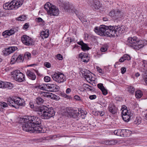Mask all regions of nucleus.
<instances>
[{
	"label": "nucleus",
	"instance_id": "f8f14e48",
	"mask_svg": "<svg viewBox=\"0 0 147 147\" xmlns=\"http://www.w3.org/2000/svg\"><path fill=\"white\" fill-rule=\"evenodd\" d=\"M67 112L70 116L74 118L81 117L82 118H83L84 117V115L82 116L83 113L81 111L80 112V113H79V111H77V110L69 108V109L68 111H67Z\"/></svg>",
	"mask_w": 147,
	"mask_h": 147
},
{
	"label": "nucleus",
	"instance_id": "3c124183",
	"mask_svg": "<svg viewBox=\"0 0 147 147\" xmlns=\"http://www.w3.org/2000/svg\"><path fill=\"white\" fill-rule=\"evenodd\" d=\"M44 65L47 68H49L51 67L50 64L48 62H45L44 63Z\"/></svg>",
	"mask_w": 147,
	"mask_h": 147
},
{
	"label": "nucleus",
	"instance_id": "72a5a7b5",
	"mask_svg": "<svg viewBox=\"0 0 147 147\" xmlns=\"http://www.w3.org/2000/svg\"><path fill=\"white\" fill-rule=\"evenodd\" d=\"M90 72V71L89 70L85 69L81 70L82 74L84 77Z\"/></svg>",
	"mask_w": 147,
	"mask_h": 147
},
{
	"label": "nucleus",
	"instance_id": "6e6552de",
	"mask_svg": "<svg viewBox=\"0 0 147 147\" xmlns=\"http://www.w3.org/2000/svg\"><path fill=\"white\" fill-rule=\"evenodd\" d=\"M109 26H107L105 25H101L99 28L95 27L94 30L95 32L100 36L107 35L109 36L108 33V30H109Z\"/></svg>",
	"mask_w": 147,
	"mask_h": 147
},
{
	"label": "nucleus",
	"instance_id": "4c0bfd02",
	"mask_svg": "<svg viewBox=\"0 0 147 147\" xmlns=\"http://www.w3.org/2000/svg\"><path fill=\"white\" fill-rule=\"evenodd\" d=\"M89 91H93V88L92 87L90 86L88 84H84L83 85Z\"/></svg>",
	"mask_w": 147,
	"mask_h": 147
},
{
	"label": "nucleus",
	"instance_id": "0eeeda50",
	"mask_svg": "<svg viewBox=\"0 0 147 147\" xmlns=\"http://www.w3.org/2000/svg\"><path fill=\"white\" fill-rule=\"evenodd\" d=\"M29 120L34 127L41 128L45 132H46L45 128L41 125V121L40 118L34 116H29Z\"/></svg>",
	"mask_w": 147,
	"mask_h": 147
},
{
	"label": "nucleus",
	"instance_id": "473e14b6",
	"mask_svg": "<svg viewBox=\"0 0 147 147\" xmlns=\"http://www.w3.org/2000/svg\"><path fill=\"white\" fill-rule=\"evenodd\" d=\"M51 5H52L49 2H47L45 5H44V7L45 9L47 11V12L48 13V11L49 10V8L51 7Z\"/></svg>",
	"mask_w": 147,
	"mask_h": 147
},
{
	"label": "nucleus",
	"instance_id": "e433bc0d",
	"mask_svg": "<svg viewBox=\"0 0 147 147\" xmlns=\"http://www.w3.org/2000/svg\"><path fill=\"white\" fill-rule=\"evenodd\" d=\"M82 49L84 51L86 50H88L90 49V48L85 43H84L81 47Z\"/></svg>",
	"mask_w": 147,
	"mask_h": 147
},
{
	"label": "nucleus",
	"instance_id": "a211bd4d",
	"mask_svg": "<svg viewBox=\"0 0 147 147\" xmlns=\"http://www.w3.org/2000/svg\"><path fill=\"white\" fill-rule=\"evenodd\" d=\"M17 48L15 47H10L3 51L4 54L5 55H8L13 52Z\"/></svg>",
	"mask_w": 147,
	"mask_h": 147
},
{
	"label": "nucleus",
	"instance_id": "79ce46f5",
	"mask_svg": "<svg viewBox=\"0 0 147 147\" xmlns=\"http://www.w3.org/2000/svg\"><path fill=\"white\" fill-rule=\"evenodd\" d=\"M96 69L97 71L100 73L101 74H104V71H103L99 67H97Z\"/></svg>",
	"mask_w": 147,
	"mask_h": 147
},
{
	"label": "nucleus",
	"instance_id": "58836bf2",
	"mask_svg": "<svg viewBox=\"0 0 147 147\" xmlns=\"http://www.w3.org/2000/svg\"><path fill=\"white\" fill-rule=\"evenodd\" d=\"M128 91L129 93L131 94H133L135 91V89L134 87L132 86H130L128 87Z\"/></svg>",
	"mask_w": 147,
	"mask_h": 147
},
{
	"label": "nucleus",
	"instance_id": "c9c22d12",
	"mask_svg": "<svg viewBox=\"0 0 147 147\" xmlns=\"http://www.w3.org/2000/svg\"><path fill=\"white\" fill-rule=\"evenodd\" d=\"M114 133L115 135L121 137V129L115 130L114 131Z\"/></svg>",
	"mask_w": 147,
	"mask_h": 147
},
{
	"label": "nucleus",
	"instance_id": "cd10ccee",
	"mask_svg": "<svg viewBox=\"0 0 147 147\" xmlns=\"http://www.w3.org/2000/svg\"><path fill=\"white\" fill-rule=\"evenodd\" d=\"M84 78L87 81L89 80L92 81L93 80V77L92 76V73L90 72L88 74L85 76Z\"/></svg>",
	"mask_w": 147,
	"mask_h": 147
},
{
	"label": "nucleus",
	"instance_id": "2f4dec72",
	"mask_svg": "<svg viewBox=\"0 0 147 147\" xmlns=\"http://www.w3.org/2000/svg\"><path fill=\"white\" fill-rule=\"evenodd\" d=\"M142 119L140 117H137L134 121V123L137 125H139L141 123Z\"/></svg>",
	"mask_w": 147,
	"mask_h": 147
},
{
	"label": "nucleus",
	"instance_id": "b1692460",
	"mask_svg": "<svg viewBox=\"0 0 147 147\" xmlns=\"http://www.w3.org/2000/svg\"><path fill=\"white\" fill-rule=\"evenodd\" d=\"M26 75L29 79L34 80L36 78V76L35 74L30 70H28L26 72Z\"/></svg>",
	"mask_w": 147,
	"mask_h": 147
},
{
	"label": "nucleus",
	"instance_id": "5701e85b",
	"mask_svg": "<svg viewBox=\"0 0 147 147\" xmlns=\"http://www.w3.org/2000/svg\"><path fill=\"white\" fill-rule=\"evenodd\" d=\"M131 132L128 129H121V137H127L131 134Z\"/></svg>",
	"mask_w": 147,
	"mask_h": 147
},
{
	"label": "nucleus",
	"instance_id": "49530a36",
	"mask_svg": "<svg viewBox=\"0 0 147 147\" xmlns=\"http://www.w3.org/2000/svg\"><path fill=\"white\" fill-rule=\"evenodd\" d=\"M5 83L2 81H0V88H4L5 87Z\"/></svg>",
	"mask_w": 147,
	"mask_h": 147
},
{
	"label": "nucleus",
	"instance_id": "9b49d317",
	"mask_svg": "<svg viewBox=\"0 0 147 147\" xmlns=\"http://www.w3.org/2000/svg\"><path fill=\"white\" fill-rule=\"evenodd\" d=\"M53 80L59 83L63 82L66 80L63 74L61 73H55L51 75Z\"/></svg>",
	"mask_w": 147,
	"mask_h": 147
},
{
	"label": "nucleus",
	"instance_id": "f704fd0d",
	"mask_svg": "<svg viewBox=\"0 0 147 147\" xmlns=\"http://www.w3.org/2000/svg\"><path fill=\"white\" fill-rule=\"evenodd\" d=\"M13 87V85L10 82H7L5 83V88H8L11 89Z\"/></svg>",
	"mask_w": 147,
	"mask_h": 147
},
{
	"label": "nucleus",
	"instance_id": "603ef678",
	"mask_svg": "<svg viewBox=\"0 0 147 147\" xmlns=\"http://www.w3.org/2000/svg\"><path fill=\"white\" fill-rule=\"evenodd\" d=\"M98 115H99L100 116H102L104 115L105 113L102 111H98L95 112Z\"/></svg>",
	"mask_w": 147,
	"mask_h": 147
},
{
	"label": "nucleus",
	"instance_id": "e2e57ef3",
	"mask_svg": "<svg viewBox=\"0 0 147 147\" xmlns=\"http://www.w3.org/2000/svg\"><path fill=\"white\" fill-rule=\"evenodd\" d=\"M64 9L66 10L69 9L70 8L69 6L68 5H64Z\"/></svg>",
	"mask_w": 147,
	"mask_h": 147
},
{
	"label": "nucleus",
	"instance_id": "1a4fd4ad",
	"mask_svg": "<svg viewBox=\"0 0 147 147\" xmlns=\"http://www.w3.org/2000/svg\"><path fill=\"white\" fill-rule=\"evenodd\" d=\"M12 73V77L16 81L20 82L25 80V75L19 70H15Z\"/></svg>",
	"mask_w": 147,
	"mask_h": 147
},
{
	"label": "nucleus",
	"instance_id": "37998d69",
	"mask_svg": "<svg viewBox=\"0 0 147 147\" xmlns=\"http://www.w3.org/2000/svg\"><path fill=\"white\" fill-rule=\"evenodd\" d=\"M109 142L110 145H111L115 144L117 143V141L115 140H109Z\"/></svg>",
	"mask_w": 147,
	"mask_h": 147
},
{
	"label": "nucleus",
	"instance_id": "f03ea898",
	"mask_svg": "<svg viewBox=\"0 0 147 147\" xmlns=\"http://www.w3.org/2000/svg\"><path fill=\"white\" fill-rule=\"evenodd\" d=\"M143 42L142 40H139L135 36L129 37L128 38L127 44L134 49L138 50L143 47L144 45L142 44Z\"/></svg>",
	"mask_w": 147,
	"mask_h": 147
},
{
	"label": "nucleus",
	"instance_id": "9d476101",
	"mask_svg": "<svg viewBox=\"0 0 147 147\" xmlns=\"http://www.w3.org/2000/svg\"><path fill=\"white\" fill-rule=\"evenodd\" d=\"M126 108L127 107H125V109H123V108H122V117L124 121L128 122L132 118V113L129 112Z\"/></svg>",
	"mask_w": 147,
	"mask_h": 147
},
{
	"label": "nucleus",
	"instance_id": "0e129e2a",
	"mask_svg": "<svg viewBox=\"0 0 147 147\" xmlns=\"http://www.w3.org/2000/svg\"><path fill=\"white\" fill-rule=\"evenodd\" d=\"M71 90L70 88H68L66 89V92L67 94H69L71 92Z\"/></svg>",
	"mask_w": 147,
	"mask_h": 147
},
{
	"label": "nucleus",
	"instance_id": "774afa93",
	"mask_svg": "<svg viewBox=\"0 0 147 147\" xmlns=\"http://www.w3.org/2000/svg\"><path fill=\"white\" fill-rule=\"evenodd\" d=\"M144 81L147 84V74L145 76Z\"/></svg>",
	"mask_w": 147,
	"mask_h": 147
},
{
	"label": "nucleus",
	"instance_id": "864d4df0",
	"mask_svg": "<svg viewBox=\"0 0 147 147\" xmlns=\"http://www.w3.org/2000/svg\"><path fill=\"white\" fill-rule=\"evenodd\" d=\"M98 87V88H99L101 90H102L103 88H104V87L103 86V84H99L97 85Z\"/></svg>",
	"mask_w": 147,
	"mask_h": 147
},
{
	"label": "nucleus",
	"instance_id": "423d86ee",
	"mask_svg": "<svg viewBox=\"0 0 147 147\" xmlns=\"http://www.w3.org/2000/svg\"><path fill=\"white\" fill-rule=\"evenodd\" d=\"M7 102L9 106L16 108H18L19 106H24L25 105L24 100L19 98H17L16 99L10 98H8Z\"/></svg>",
	"mask_w": 147,
	"mask_h": 147
},
{
	"label": "nucleus",
	"instance_id": "13d9d810",
	"mask_svg": "<svg viewBox=\"0 0 147 147\" xmlns=\"http://www.w3.org/2000/svg\"><path fill=\"white\" fill-rule=\"evenodd\" d=\"M8 103L7 104L5 102H3L2 103L1 106H3L4 107H5L8 106Z\"/></svg>",
	"mask_w": 147,
	"mask_h": 147
},
{
	"label": "nucleus",
	"instance_id": "4be33fe9",
	"mask_svg": "<svg viewBox=\"0 0 147 147\" xmlns=\"http://www.w3.org/2000/svg\"><path fill=\"white\" fill-rule=\"evenodd\" d=\"M109 110L111 113L115 114L117 111V109L113 104H109Z\"/></svg>",
	"mask_w": 147,
	"mask_h": 147
},
{
	"label": "nucleus",
	"instance_id": "dca6fc26",
	"mask_svg": "<svg viewBox=\"0 0 147 147\" xmlns=\"http://www.w3.org/2000/svg\"><path fill=\"white\" fill-rule=\"evenodd\" d=\"M18 30V28H13L9 30H6L3 32L2 35L5 38H7L8 36H10L17 32Z\"/></svg>",
	"mask_w": 147,
	"mask_h": 147
},
{
	"label": "nucleus",
	"instance_id": "f3484780",
	"mask_svg": "<svg viewBox=\"0 0 147 147\" xmlns=\"http://www.w3.org/2000/svg\"><path fill=\"white\" fill-rule=\"evenodd\" d=\"M110 15L112 17H115L117 19L122 16V14L121 11L118 9L117 10H112L110 13Z\"/></svg>",
	"mask_w": 147,
	"mask_h": 147
},
{
	"label": "nucleus",
	"instance_id": "5fc2aeb1",
	"mask_svg": "<svg viewBox=\"0 0 147 147\" xmlns=\"http://www.w3.org/2000/svg\"><path fill=\"white\" fill-rule=\"evenodd\" d=\"M57 57L59 60H61L63 58V56L60 54H57Z\"/></svg>",
	"mask_w": 147,
	"mask_h": 147
},
{
	"label": "nucleus",
	"instance_id": "a18cd8bd",
	"mask_svg": "<svg viewBox=\"0 0 147 147\" xmlns=\"http://www.w3.org/2000/svg\"><path fill=\"white\" fill-rule=\"evenodd\" d=\"M61 95L63 97L66 98L67 99H71V97L70 96L67 95L66 94L63 93L61 94Z\"/></svg>",
	"mask_w": 147,
	"mask_h": 147
},
{
	"label": "nucleus",
	"instance_id": "a19ab883",
	"mask_svg": "<svg viewBox=\"0 0 147 147\" xmlns=\"http://www.w3.org/2000/svg\"><path fill=\"white\" fill-rule=\"evenodd\" d=\"M24 56L25 58L29 59L31 58V54L28 52H26L25 53Z\"/></svg>",
	"mask_w": 147,
	"mask_h": 147
},
{
	"label": "nucleus",
	"instance_id": "bb28decb",
	"mask_svg": "<svg viewBox=\"0 0 147 147\" xmlns=\"http://www.w3.org/2000/svg\"><path fill=\"white\" fill-rule=\"evenodd\" d=\"M102 6L101 4H100V2L98 1H96L94 2L93 3V7L95 9H98Z\"/></svg>",
	"mask_w": 147,
	"mask_h": 147
},
{
	"label": "nucleus",
	"instance_id": "f257e3e1",
	"mask_svg": "<svg viewBox=\"0 0 147 147\" xmlns=\"http://www.w3.org/2000/svg\"><path fill=\"white\" fill-rule=\"evenodd\" d=\"M35 111L38 112V113L40 115L41 117L44 119H49L53 117L55 113L53 108H49L44 106L37 107Z\"/></svg>",
	"mask_w": 147,
	"mask_h": 147
},
{
	"label": "nucleus",
	"instance_id": "7ed1b4c3",
	"mask_svg": "<svg viewBox=\"0 0 147 147\" xmlns=\"http://www.w3.org/2000/svg\"><path fill=\"white\" fill-rule=\"evenodd\" d=\"M108 30V33L109 37L118 36L124 32L123 28L118 26H109V30Z\"/></svg>",
	"mask_w": 147,
	"mask_h": 147
},
{
	"label": "nucleus",
	"instance_id": "7c9ffc66",
	"mask_svg": "<svg viewBox=\"0 0 147 147\" xmlns=\"http://www.w3.org/2000/svg\"><path fill=\"white\" fill-rule=\"evenodd\" d=\"M142 95V92L139 90H138L136 92L135 96L136 98H140Z\"/></svg>",
	"mask_w": 147,
	"mask_h": 147
},
{
	"label": "nucleus",
	"instance_id": "de8ad7c7",
	"mask_svg": "<svg viewBox=\"0 0 147 147\" xmlns=\"http://www.w3.org/2000/svg\"><path fill=\"white\" fill-rule=\"evenodd\" d=\"M44 81L46 82H48L50 80V78L48 76H45L44 78Z\"/></svg>",
	"mask_w": 147,
	"mask_h": 147
},
{
	"label": "nucleus",
	"instance_id": "393cba45",
	"mask_svg": "<svg viewBox=\"0 0 147 147\" xmlns=\"http://www.w3.org/2000/svg\"><path fill=\"white\" fill-rule=\"evenodd\" d=\"M49 31L48 30H46L45 31H43L41 32L40 36L42 38H46L49 36Z\"/></svg>",
	"mask_w": 147,
	"mask_h": 147
},
{
	"label": "nucleus",
	"instance_id": "20e7f679",
	"mask_svg": "<svg viewBox=\"0 0 147 147\" xmlns=\"http://www.w3.org/2000/svg\"><path fill=\"white\" fill-rule=\"evenodd\" d=\"M23 129L26 131H31L32 132H36L37 133H44L45 131L42 129L34 127L30 122L23 123L22 124Z\"/></svg>",
	"mask_w": 147,
	"mask_h": 147
},
{
	"label": "nucleus",
	"instance_id": "052dcab7",
	"mask_svg": "<svg viewBox=\"0 0 147 147\" xmlns=\"http://www.w3.org/2000/svg\"><path fill=\"white\" fill-rule=\"evenodd\" d=\"M28 26H29L28 24L27 23H26L24 25L23 28L24 29H26L28 28Z\"/></svg>",
	"mask_w": 147,
	"mask_h": 147
},
{
	"label": "nucleus",
	"instance_id": "6e6d98bb",
	"mask_svg": "<svg viewBox=\"0 0 147 147\" xmlns=\"http://www.w3.org/2000/svg\"><path fill=\"white\" fill-rule=\"evenodd\" d=\"M126 71V69L125 67H123L121 68V73L123 74Z\"/></svg>",
	"mask_w": 147,
	"mask_h": 147
},
{
	"label": "nucleus",
	"instance_id": "8fccbe9b",
	"mask_svg": "<svg viewBox=\"0 0 147 147\" xmlns=\"http://www.w3.org/2000/svg\"><path fill=\"white\" fill-rule=\"evenodd\" d=\"M74 98V99H75L76 100L81 101H82V100L80 99V98L78 95L75 96Z\"/></svg>",
	"mask_w": 147,
	"mask_h": 147
},
{
	"label": "nucleus",
	"instance_id": "ea45409f",
	"mask_svg": "<svg viewBox=\"0 0 147 147\" xmlns=\"http://www.w3.org/2000/svg\"><path fill=\"white\" fill-rule=\"evenodd\" d=\"M26 19V17L25 16L22 15L20 16L19 17L16 18V20H17L23 21H24Z\"/></svg>",
	"mask_w": 147,
	"mask_h": 147
},
{
	"label": "nucleus",
	"instance_id": "680f3d73",
	"mask_svg": "<svg viewBox=\"0 0 147 147\" xmlns=\"http://www.w3.org/2000/svg\"><path fill=\"white\" fill-rule=\"evenodd\" d=\"M104 144L107 145H110L109 140H105L104 142Z\"/></svg>",
	"mask_w": 147,
	"mask_h": 147
},
{
	"label": "nucleus",
	"instance_id": "412c9836",
	"mask_svg": "<svg viewBox=\"0 0 147 147\" xmlns=\"http://www.w3.org/2000/svg\"><path fill=\"white\" fill-rule=\"evenodd\" d=\"M79 57L81 58L82 61L84 62H87L89 60V57L87 54L82 53L79 54Z\"/></svg>",
	"mask_w": 147,
	"mask_h": 147
},
{
	"label": "nucleus",
	"instance_id": "09e8293b",
	"mask_svg": "<svg viewBox=\"0 0 147 147\" xmlns=\"http://www.w3.org/2000/svg\"><path fill=\"white\" fill-rule=\"evenodd\" d=\"M102 94L104 95H106L107 94V90L104 88L101 90Z\"/></svg>",
	"mask_w": 147,
	"mask_h": 147
},
{
	"label": "nucleus",
	"instance_id": "bf43d9fd",
	"mask_svg": "<svg viewBox=\"0 0 147 147\" xmlns=\"http://www.w3.org/2000/svg\"><path fill=\"white\" fill-rule=\"evenodd\" d=\"M107 50V49L105 47H102L100 49V51L102 52H105Z\"/></svg>",
	"mask_w": 147,
	"mask_h": 147
},
{
	"label": "nucleus",
	"instance_id": "c85d7f7f",
	"mask_svg": "<svg viewBox=\"0 0 147 147\" xmlns=\"http://www.w3.org/2000/svg\"><path fill=\"white\" fill-rule=\"evenodd\" d=\"M36 88L39 89L46 90L47 89V84H42L40 85L37 86Z\"/></svg>",
	"mask_w": 147,
	"mask_h": 147
},
{
	"label": "nucleus",
	"instance_id": "4468645a",
	"mask_svg": "<svg viewBox=\"0 0 147 147\" xmlns=\"http://www.w3.org/2000/svg\"><path fill=\"white\" fill-rule=\"evenodd\" d=\"M21 39L22 42L26 45L30 46L33 45V40L26 35L22 36Z\"/></svg>",
	"mask_w": 147,
	"mask_h": 147
},
{
	"label": "nucleus",
	"instance_id": "39448f33",
	"mask_svg": "<svg viewBox=\"0 0 147 147\" xmlns=\"http://www.w3.org/2000/svg\"><path fill=\"white\" fill-rule=\"evenodd\" d=\"M23 0H13L10 3H6L3 5V8L5 9L11 10L17 9L23 3Z\"/></svg>",
	"mask_w": 147,
	"mask_h": 147
},
{
	"label": "nucleus",
	"instance_id": "6ab92c4d",
	"mask_svg": "<svg viewBox=\"0 0 147 147\" xmlns=\"http://www.w3.org/2000/svg\"><path fill=\"white\" fill-rule=\"evenodd\" d=\"M47 89L51 92H56L59 90V86L53 84H47Z\"/></svg>",
	"mask_w": 147,
	"mask_h": 147
},
{
	"label": "nucleus",
	"instance_id": "c03bdc74",
	"mask_svg": "<svg viewBox=\"0 0 147 147\" xmlns=\"http://www.w3.org/2000/svg\"><path fill=\"white\" fill-rule=\"evenodd\" d=\"M22 120L24 121V123L30 122L29 120V116L28 117H26L25 118H23L22 119Z\"/></svg>",
	"mask_w": 147,
	"mask_h": 147
},
{
	"label": "nucleus",
	"instance_id": "c756f323",
	"mask_svg": "<svg viewBox=\"0 0 147 147\" xmlns=\"http://www.w3.org/2000/svg\"><path fill=\"white\" fill-rule=\"evenodd\" d=\"M44 100L40 97H38L36 100V102L38 105H41L44 102Z\"/></svg>",
	"mask_w": 147,
	"mask_h": 147
},
{
	"label": "nucleus",
	"instance_id": "338daca9",
	"mask_svg": "<svg viewBox=\"0 0 147 147\" xmlns=\"http://www.w3.org/2000/svg\"><path fill=\"white\" fill-rule=\"evenodd\" d=\"M37 19V22H40L43 21V20L40 18H38L36 19Z\"/></svg>",
	"mask_w": 147,
	"mask_h": 147
},
{
	"label": "nucleus",
	"instance_id": "69168bd1",
	"mask_svg": "<svg viewBox=\"0 0 147 147\" xmlns=\"http://www.w3.org/2000/svg\"><path fill=\"white\" fill-rule=\"evenodd\" d=\"M77 43L78 44L81 45L82 47V45H83V44L84 43L82 41L78 42Z\"/></svg>",
	"mask_w": 147,
	"mask_h": 147
},
{
	"label": "nucleus",
	"instance_id": "4d7b16f0",
	"mask_svg": "<svg viewBox=\"0 0 147 147\" xmlns=\"http://www.w3.org/2000/svg\"><path fill=\"white\" fill-rule=\"evenodd\" d=\"M96 97V96L95 95H93L90 96L89 98L91 100H93L95 99Z\"/></svg>",
	"mask_w": 147,
	"mask_h": 147
},
{
	"label": "nucleus",
	"instance_id": "ddd939ff",
	"mask_svg": "<svg viewBox=\"0 0 147 147\" xmlns=\"http://www.w3.org/2000/svg\"><path fill=\"white\" fill-rule=\"evenodd\" d=\"M24 60L23 56L20 54L17 53H15L11 58L10 63L12 64H14L16 62L17 63L23 62Z\"/></svg>",
	"mask_w": 147,
	"mask_h": 147
},
{
	"label": "nucleus",
	"instance_id": "aec40b11",
	"mask_svg": "<svg viewBox=\"0 0 147 147\" xmlns=\"http://www.w3.org/2000/svg\"><path fill=\"white\" fill-rule=\"evenodd\" d=\"M40 94L41 97L51 98H52L53 99H56L55 97H57L56 96L48 92H40Z\"/></svg>",
	"mask_w": 147,
	"mask_h": 147
},
{
	"label": "nucleus",
	"instance_id": "2eb2a0df",
	"mask_svg": "<svg viewBox=\"0 0 147 147\" xmlns=\"http://www.w3.org/2000/svg\"><path fill=\"white\" fill-rule=\"evenodd\" d=\"M59 10L57 7L54 5H51L48 11V13L51 16H57L59 14Z\"/></svg>",
	"mask_w": 147,
	"mask_h": 147
},
{
	"label": "nucleus",
	"instance_id": "a878e982",
	"mask_svg": "<svg viewBox=\"0 0 147 147\" xmlns=\"http://www.w3.org/2000/svg\"><path fill=\"white\" fill-rule=\"evenodd\" d=\"M130 59V57L129 55L125 54L119 59V61L120 62H122L125 60H129Z\"/></svg>",
	"mask_w": 147,
	"mask_h": 147
}]
</instances>
